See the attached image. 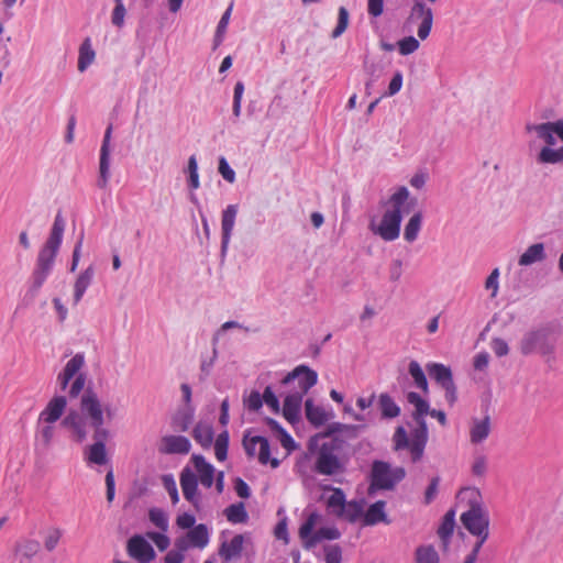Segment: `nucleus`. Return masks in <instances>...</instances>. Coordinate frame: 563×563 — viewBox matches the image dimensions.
Segmentation results:
<instances>
[{
  "label": "nucleus",
  "mask_w": 563,
  "mask_h": 563,
  "mask_svg": "<svg viewBox=\"0 0 563 563\" xmlns=\"http://www.w3.org/2000/svg\"><path fill=\"white\" fill-rule=\"evenodd\" d=\"M406 398L415 407L411 418L416 423V428L411 429L410 435H408L406 429L402 426H398L394 432L393 440L396 451L408 450L412 462H418L423 456L429 440L426 416L430 412V404L416 391L407 393Z\"/></svg>",
  "instance_id": "obj_1"
},
{
  "label": "nucleus",
  "mask_w": 563,
  "mask_h": 563,
  "mask_svg": "<svg viewBox=\"0 0 563 563\" xmlns=\"http://www.w3.org/2000/svg\"><path fill=\"white\" fill-rule=\"evenodd\" d=\"M65 227V219L62 216V211H58L55 216L48 239L40 250L36 258L35 268L32 273V284L25 295L30 300H33L37 296L41 287L53 269L55 258L63 242Z\"/></svg>",
  "instance_id": "obj_2"
},
{
  "label": "nucleus",
  "mask_w": 563,
  "mask_h": 563,
  "mask_svg": "<svg viewBox=\"0 0 563 563\" xmlns=\"http://www.w3.org/2000/svg\"><path fill=\"white\" fill-rule=\"evenodd\" d=\"M409 196L410 192L407 187H398L388 200L391 209L385 211L379 224H375V221L372 220L369 230L387 242L398 239L402 214L408 213L417 203V198H409Z\"/></svg>",
  "instance_id": "obj_3"
},
{
  "label": "nucleus",
  "mask_w": 563,
  "mask_h": 563,
  "mask_svg": "<svg viewBox=\"0 0 563 563\" xmlns=\"http://www.w3.org/2000/svg\"><path fill=\"white\" fill-rule=\"evenodd\" d=\"M562 327L556 322H549L536 330L527 332L520 341V352L530 355L538 351L542 355L554 353Z\"/></svg>",
  "instance_id": "obj_4"
},
{
  "label": "nucleus",
  "mask_w": 563,
  "mask_h": 563,
  "mask_svg": "<svg viewBox=\"0 0 563 563\" xmlns=\"http://www.w3.org/2000/svg\"><path fill=\"white\" fill-rule=\"evenodd\" d=\"M192 467L186 465L179 476L181 493H199L198 484L200 483L206 489L212 487L214 482L216 468L207 462L205 456L194 454L191 456Z\"/></svg>",
  "instance_id": "obj_5"
},
{
  "label": "nucleus",
  "mask_w": 563,
  "mask_h": 563,
  "mask_svg": "<svg viewBox=\"0 0 563 563\" xmlns=\"http://www.w3.org/2000/svg\"><path fill=\"white\" fill-rule=\"evenodd\" d=\"M81 412L89 419V426L95 430V443H104L110 435L108 429L103 428L104 417L100 400L92 387L88 386L80 399Z\"/></svg>",
  "instance_id": "obj_6"
},
{
  "label": "nucleus",
  "mask_w": 563,
  "mask_h": 563,
  "mask_svg": "<svg viewBox=\"0 0 563 563\" xmlns=\"http://www.w3.org/2000/svg\"><path fill=\"white\" fill-rule=\"evenodd\" d=\"M406 476L404 467L391 465L384 461H374L371 467V483L367 493L375 490H390Z\"/></svg>",
  "instance_id": "obj_7"
},
{
  "label": "nucleus",
  "mask_w": 563,
  "mask_h": 563,
  "mask_svg": "<svg viewBox=\"0 0 563 563\" xmlns=\"http://www.w3.org/2000/svg\"><path fill=\"white\" fill-rule=\"evenodd\" d=\"M346 495H330L327 500L329 512L350 523L362 520L366 501L364 499L346 501Z\"/></svg>",
  "instance_id": "obj_8"
},
{
  "label": "nucleus",
  "mask_w": 563,
  "mask_h": 563,
  "mask_svg": "<svg viewBox=\"0 0 563 563\" xmlns=\"http://www.w3.org/2000/svg\"><path fill=\"white\" fill-rule=\"evenodd\" d=\"M426 369L431 379L444 390V397L449 406L453 407L457 401V387L451 368L442 363L430 362L426 365Z\"/></svg>",
  "instance_id": "obj_9"
},
{
  "label": "nucleus",
  "mask_w": 563,
  "mask_h": 563,
  "mask_svg": "<svg viewBox=\"0 0 563 563\" xmlns=\"http://www.w3.org/2000/svg\"><path fill=\"white\" fill-rule=\"evenodd\" d=\"M461 521L473 536H489V516L486 508L476 500L470 501V509L462 514Z\"/></svg>",
  "instance_id": "obj_10"
},
{
  "label": "nucleus",
  "mask_w": 563,
  "mask_h": 563,
  "mask_svg": "<svg viewBox=\"0 0 563 563\" xmlns=\"http://www.w3.org/2000/svg\"><path fill=\"white\" fill-rule=\"evenodd\" d=\"M341 440L334 438L330 442H324L318 453L316 460V471L323 475H333L342 470V464L339 457L333 453L334 450L340 449Z\"/></svg>",
  "instance_id": "obj_11"
},
{
  "label": "nucleus",
  "mask_w": 563,
  "mask_h": 563,
  "mask_svg": "<svg viewBox=\"0 0 563 563\" xmlns=\"http://www.w3.org/2000/svg\"><path fill=\"white\" fill-rule=\"evenodd\" d=\"M295 380H298V386L300 388L299 393H302L303 396L318 383V373L308 365L300 364L292 371L288 372L280 383L282 385L287 386Z\"/></svg>",
  "instance_id": "obj_12"
},
{
  "label": "nucleus",
  "mask_w": 563,
  "mask_h": 563,
  "mask_svg": "<svg viewBox=\"0 0 563 563\" xmlns=\"http://www.w3.org/2000/svg\"><path fill=\"white\" fill-rule=\"evenodd\" d=\"M421 20L417 35L420 40L424 41L430 35L433 24V12L423 1H416L410 10L408 21Z\"/></svg>",
  "instance_id": "obj_13"
},
{
  "label": "nucleus",
  "mask_w": 563,
  "mask_h": 563,
  "mask_svg": "<svg viewBox=\"0 0 563 563\" xmlns=\"http://www.w3.org/2000/svg\"><path fill=\"white\" fill-rule=\"evenodd\" d=\"M238 205H229L221 214V257L224 258L228 252L229 243L235 224Z\"/></svg>",
  "instance_id": "obj_14"
},
{
  "label": "nucleus",
  "mask_w": 563,
  "mask_h": 563,
  "mask_svg": "<svg viewBox=\"0 0 563 563\" xmlns=\"http://www.w3.org/2000/svg\"><path fill=\"white\" fill-rule=\"evenodd\" d=\"M112 134V125L110 124L104 132L99 158V177L97 186L106 188L110 178V141Z\"/></svg>",
  "instance_id": "obj_15"
},
{
  "label": "nucleus",
  "mask_w": 563,
  "mask_h": 563,
  "mask_svg": "<svg viewBox=\"0 0 563 563\" xmlns=\"http://www.w3.org/2000/svg\"><path fill=\"white\" fill-rule=\"evenodd\" d=\"M128 554L139 563H150L155 558V551L144 537L136 534L128 541Z\"/></svg>",
  "instance_id": "obj_16"
},
{
  "label": "nucleus",
  "mask_w": 563,
  "mask_h": 563,
  "mask_svg": "<svg viewBox=\"0 0 563 563\" xmlns=\"http://www.w3.org/2000/svg\"><path fill=\"white\" fill-rule=\"evenodd\" d=\"M86 418L84 413L70 409L60 422L62 427L71 431V439L77 443H82L87 438Z\"/></svg>",
  "instance_id": "obj_17"
},
{
  "label": "nucleus",
  "mask_w": 563,
  "mask_h": 563,
  "mask_svg": "<svg viewBox=\"0 0 563 563\" xmlns=\"http://www.w3.org/2000/svg\"><path fill=\"white\" fill-rule=\"evenodd\" d=\"M163 487L166 493H178L176 481L173 474H152L144 478V486L139 493H150L154 488Z\"/></svg>",
  "instance_id": "obj_18"
},
{
  "label": "nucleus",
  "mask_w": 563,
  "mask_h": 563,
  "mask_svg": "<svg viewBox=\"0 0 563 563\" xmlns=\"http://www.w3.org/2000/svg\"><path fill=\"white\" fill-rule=\"evenodd\" d=\"M67 406V399L65 396L56 395L54 396L45 409L40 413L38 422H46L53 424L56 422L62 415L64 413Z\"/></svg>",
  "instance_id": "obj_19"
},
{
  "label": "nucleus",
  "mask_w": 563,
  "mask_h": 563,
  "mask_svg": "<svg viewBox=\"0 0 563 563\" xmlns=\"http://www.w3.org/2000/svg\"><path fill=\"white\" fill-rule=\"evenodd\" d=\"M305 415L308 422L314 428L322 427L334 417L332 410L327 411L323 407L314 405L312 398H308L305 401Z\"/></svg>",
  "instance_id": "obj_20"
},
{
  "label": "nucleus",
  "mask_w": 563,
  "mask_h": 563,
  "mask_svg": "<svg viewBox=\"0 0 563 563\" xmlns=\"http://www.w3.org/2000/svg\"><path fill=\"white\" fill-rule=\"evenodd\" d=\"M302 393L288 394L284 399L283 416L291 424L300 421Z\"/></svg>",
  "instance_id": "obj_21"
},
{
  "label": "nucleus",
  "mask_w": 563,
  "mask_h": 563,
  "mask_svg": "<svg viewBox=\"0 0 563 563\" xmlns=\"http://www.w3.org/2000/svg\"><path fill=\"white\" fill-rule=\"evenodd\" d=\"M385 506L386 503L384 500H377L376 503L372 504L367 510H364L362 518L363 526H375L379 522L389 525L390 519L385 512Z\"/></svg>",
  "instance_id": "obj_22"
},
{
  "label": "nucleus",
  "mask_w": 563,
  "mask_h": 563,
  "mask_svg": "<svg viewBox=\"0 0 563 563\" xmlns=\"http://www.w3.org/2000/svg\"><path fill=\"white\" fill-rule=\"evenodd\" d=\"M264 422L271 429V431L276 434L277 439L279 440L282 446L285 450L291 452L298 448V444L296 443L294 438L277 420L271 417H265Z\"/></svg>",
  "instance_id": "obj_23"
},
{
  "label": "nucleus",
  "mask_w": 563,
  "mask_h": 563,
  "mask_svg": "<svg viewBox=\"0 0 563 563\" xmlns=\"http://www.w3.org/2000/svg\"><path fill=\"white\" fill-rule=\"evenodd\" d=\"M195 407H181L172 418V427L175 431L186 432L194 422Z\"/></svg>",
  "instance_id": "obj_24"
},
{
  "label": "nucleus",
  "mask_w": 563,
  "mask_h": 563,
  "mask_svg": "<svg viewBox=\"0 0 563 563\" xmlns=\"http://www.w3.org/2000/svg\"><path fill=\"white\" fill-rule=\"evenodd\" d=\"M165 452L168 454H187L191 449V443L184 435H166L163 438Z\"/></svg>",
  "instance_id": "obj_25"
},
{
  "label": "nucleus",
  "mask_w": 563,
  "mask_h": 563,
  "mask_svg": "<svg viewBox=\"0 0 563 563\" xmlns=\"http://www.w3.org/2000/svg\"><path fill=\"white\" fill-rule=\"evenodd\" d=\"M244 536L235 534L230 542H222L219 548V555L227 562L241 555L243 550Z\"/></svg>",
  "instance_id": "obj_26"
},
{
  "label": "nucleus",
  "mask_w": 563,
  "mask_h": 563,
  "mask_svg": "<svg viewBox=\"0 0 563 563\" xmlns=\"http://www.w3.org/2000/svg\"><path fill=\"white\" fill-rule=\"evenodd\" d=\"M341 538V532L335 527L319 528L308 540L303 542V548L310 550L314 548L322 540H338Z\"/></svg>",
  "instance_id": "obj_27"
},
{
  "label": "nucleus",
  "mask_w": 563,
  "mask_h": 563,
  "mask_svg": "<svg viewBox=\"0 0 563 563\" xmlns=\"http://www.w3.org/2000/svg\"><path fill=\"white\" fill-rule=\"evenodd\" d=\"M95 276V268L92 265H89L84 272L79 274L74 285V303L77 305L82 296L85 295L87 288L90 286Z\"/></svg>",
  "instance_id": "obj_28"
},
{
  "label": "nucleus",
  "mask_w": 563,
  "mask_h": 563,
  "mask_svg": "<svg viewBox=\"0 0 563 563\" xmlns=\"http://www.w3.org/2000/svg\"><path fill=\"white\" fill-rule=\"evenodd\" d=\"M455 528V509H449L442 518V522L438 528V536L443 544L446 548L450 543L451 537L453 534Z\"/></svg>",
  "instance_id": "obj_29"
},
{
  "label": "nucleus",
  "mask_w": 563,
  "mask_h": 563,
  "mask_svg": "<svg viewBox=\"0 0 563 563\" xmlns=\"http://www.w3.org/2000/svg\"><path fill=\"white\" fill-rule=\"evenodd\" d=\"M547 254L543 243H534L530 245L519 257L518 264L520 266H530L534 263L545 260Z\"/></svg>",
  "instance_id": "obj_30"
},
{
  "label": "nucleus",
  "mask_w": 563,
  "mask_h": 563,
  "mask_svg": "<svg viewBox=\"0 0 563 563\" xmlns=\"http://www.w3.org/2000/svg\"><path fill=\"white\" fill-rule=\"evenodd\" d=\"M192 438L203 449H209L212 445L214 439L213 428L210 424L199 422L192 430Z\"/></svg>",
  "instance_id": "obj_31"
},
{
  "label": "nucleus",
  "mask_w": 563,
  "mask_h": 563,
  "mask_svg": "<svg viewBox=\"0 0 563 563\" xmlns=\"http://www.w3.org/2000/svg\"><path fill=\"white\" fill-rule=\"evenodd\" d=\"M378 407L383 419H394L400 415V407L395 402L393 397L383 393L378 397Z\"/></svg>",
  "instance_id": "obj_32"
},
{
  "label": "nucleus",
  "mask_w": 563,
  "mask_h": 563,
  "mask_svg": "<svg viewBox=\"0 0 563 563\" xmlns=\"http://www.w3.org/2000/svg\"><path fill=\"white\" fill-rule=\"evenodd\" d=\"M526 131L528 133L536 132L538 137L545 142L547 146H553L556 144V140L553 135L554 133L550 122L540 124L528 123L526 124Z\"/></svg>",
  "instance_id": "obj_33"
},
{
  "label": "nucleus",
  "mask_w": 563,
  "mask_h": 563,
  "mask_svg": "<svg viewBox=\"0 0 563 563\" xmlns=\"http://www.w3.org/2000/svg\"><path fill=\"white\" fill-rule=\"evenodd\" d=\"M41 544L35 540H24L15 545V559L23 563V560H31L38 551Z\"/></svg>",
  "instance_id": "obj_34"
},
{
  "label": "nucleus",
  "mask_w": 563,
  "mask_h": 563,
  "mask_svg": "<svg viewBox=\"0 0 563 563\" xmlns=\"http://www.w3.org/2000/svg\"><path fill=\"white\" fill-rule=\"evenodd\" d=\"M187 537L192 547L203 549L209 543V531L206 525L199 523L192 527Z\"/></svg>",
  "instance_id": "obj_35"
},
{
  "label": "nucleus",
  "mask_w": 563,
  "mask_h": 563,
  "mask_svg": "<svg viewBox=\"0 0 563 563\" xmlns=\"http://www.w3.org/2000/svg\"><path fill=\"white\" fill-rule=\"evenodd\" d=\"M408 374L411 376V378L413 380V385L418 389H421L423 393L429 391V384H428L427 376H426L422 367L418 363V361L411 360L409 362Z\"/></svg>",
  "instance_id": "obj_36"
},
{
  "label": "nucleus",
  "mask_w": 563,
  "mask_h": 563,
  "mask_svg": "<svg viewBox=\"0 0 563 563\" xmlns=\"http://www.w3.org/2000/svg\"><path fill=\"white\" fill-rule=\"evenodd\" d=\"M255 439H256L257 445H260L258 455H257L258 462L263 465L271 463L273 468L278 467V465L280 463L279 460H277L275 457H271V445H269L268 439L265 437H262V435H255Z\"/></svg>",
  "instance_id": "obj_37"
},
{
  "label": "nucleus",
  "mask_w": 563,
  "mask_h": 563,
  "mask_svg": "<svg viewBox=\"0 0 563 563\" xmlns=\"http://www.w3.org/2000/svg\"><path fill=\"white\" fill-rule=\"evenodd\" d=\"M96 53L89 37L85 38L79 47L78 70L84 73L95 60Z\"/></svg>",
  "instance_id": "obj_38"
},
{
  "label": "nucleus",
  "mask_w": 563,
  "mask_h": 563,
  "mask_svg": "<svg viewBox=\"0 0 563 563\" xmlns=\"http://www.w3.org/2000/svg\"><path fill=\"white\" fill-rule=\"evenodd\" d=\"M489 431V416H486L483 420H475L471 429V442L474 444L483 442L488 437Z\"/></svg>",
  "instance_id": "obj_39"
},
{
  "label": "nucleus",
  "mask_w": 563,
  "mask_h": 563,
  "mask_svg": "<svg viewBox=\"0 0 563 563\" xmlns=\"http://www.w3.org/2000/svg\"><path fill=\"white\" fill-rule=\"evenodd\" d=\"M421 224H422V213H421V211H418L412 214V217L409 219V221L405 225L404 239L409 243H412L413 241H416L418 238V234L420 232Z\"/></svg>",
  "instance_id": "obj_40"
},
{
  "label": "nucleus",
  "mask_w": 563,
  "mask_h": 563,
  "mask_svg": "<svg viewBox=\"0 0 563 563\" xmlns=\"http://www.w3.org/2000/svg\"><path fill=\"white\" fill-rule=\"evenodd\" d=\"M538 162L541 164H559L563 162V146L552 148V146H544L538 154Z\"/></svg>",
  "instance_id": "obj_41"
},
{
  "label": "nucleus",
  "mask_w": 563,
  "mask_h": 563,
  "mask_svg": "<svg viewBox=\"0 0 563 563\" xmlns=\"http://www.w3.org/2000/svg\"><path fill=\"white\" fill-rule=\"evenodd\" d=\"M224 515L232 523H245L249 520L247 511L243 503L232 504L225 508Z\"/></svg>",
  "instance_id": "obj_42"
},
{
  "label": "nucleus",
  "mask_w": 563,
  "mask_h": 563,
  "mask_svg": "<svg viewBox=\"0 0 563 563\" xmlns=\"http://www.w3.org/2000/svg\"><path fill=\"white\" fill-rule=\"evenodd\" d=\"M416 563H440L433 545H420L416 549Z\"/></svg>",
  "instance_id": "obj_43"
},
{
  "label": "nucleus",
  "mask_w": 563,
  "mask_h": 563,
  "mask_svg": "<svg viewBox=\"0 0 563 563\" xmlns=\"http://www.w3.org/2000/svg\"><path fill=\"white\" fill-rule=\"evenodd\" d=\"M88 460L96 465H104L108 463L107 450L104 443H93L88 448Z\"/></svg>",
  "instance_id": "obj_44"
},
{
  "label": "nucleus",
  "mask_w": 563,
  "mask_h": 563,
  "mask_svg": "<svg viewBox=\"0 0 563 563\" xmlns=\"http://www.w3.org/2000/svg\"><path fill=\"white\" fill-rule=\"evenodd\" d=\"M217 341L218 339L217 338H213L212 342H213V349H212V355L210 357H205V356H201V364H200V374H199V379L200 380H205L207 379V377L210 375L211 373V369L214 365V362L218 357V350H217Z\"/></svg>",
  "instance_id": "obj_45"
},
{
  "label": "nucleus",
  "mask_w": 563,
  "mask_h": 563,
  "mask_svg": "<svg viewBox=\"0 0 563 563\" xmlns=\"http://www.w3.org/2000/svg\"><path fill=\"white\" fill-rule=\"evenodd\" d=\"M229 432L222 431L214 442V454L218 461L222 462L228 457Z\"/></svg>",
  "instance_id": "obj_46"
},
{
  "label": "nucleus",
  "mask_w": 563,
  "mask_h": 563,
  "mask_svg": "<svg viewBox=\"0 0 563 563\" xmlns=\"http://www.w3.org/2000/svg\"><path fill=\"white\" fill-rule=\"evenodd\" d=\"M350 13L345 7H340L338 11V23L331 33L332 38L340 37L349 26Z\"/></svg>",
  "instance_id": "obj_47"
},
{
  "label": "nucleus",
  "mask_w": 563,
  "mask_h": 563,
  "mask_svg": "<svg viewBox=\"0 0 563 563\" xmlns=\"http://www.w3.org/2000/svg\"><path fill=\"white\" fill-rule=\"evenodd\" d=\"M319 520V515L317 512H311L307 517V519L303 521V523L299 528V537L302 540V543L312 536L313 528L317 525Z\"/></svg>",
  "instance_id": "obj_48"
},
{
  "label": "nucleus",
  "mask_w": 563,
  "mask_h": 563,
  "mask_svg": "<svg viewBox=\"0 0 563 563\" xmlns=\"http://www.w3.org/2000/svg\"><path fill=\"white\" fill-rule=\"evenodd\" d=\"M85 365V355L82 353L75 354L65 365L63 372L73 378L76 377Z\"/></svg>",
  "instance_id": "obj_49"
},
{
  "label": "nucleus",
  "mask_w": 563,
  "mask_h": 563,
  "mask_svg": "<svg viewBox=\"0 0 563 563\" xmlns=\"http://www.w3.org/2000/svg\"><path fill=\"white\" fill-rule=\"evenodd\" d=\"M419 46V41L412 35L406 36L397 42L399 54L402 56L415 53Z\"/></svg>",
  "instance_id": "obj_50"
},
{
  "label": "nucleus",
  "mask_w": 563,
  "mask_h": 563,
  "mask_svg": "<svg viewBox=\"0 0 563 563\" xmlns=\"http://www.w3.org/2000/svg\"><path fill=\"white\" fill-rule=\"evenodd\" d=\"M148 517L151 522L161 529L162 531H166L168 529V518L166 512L161 508H152L150 509Z\"/></svg>",
  "instance_id": "obj_51"
},
{
  "label": "nucleus",
  "mask_w": 563,
  "mask_h": 563,
  "mask_svg": "<svg viewBox=\"0 0 563 563\" xmlns=\"http://www.w3.org/2000/svg\"><path fill=\"white\" fill-rule=\"evenodd\" d=\"M244 82L239 80L235 82L233 88V104H232V114L235 119H238L241 115V104H242V97L244 93Z\"/></svg>",
  "instance_id": "obj_52"
},
{
  "label": "nucleus",
  "mask_w": 563,
  "mask_h": 563,
  "mask_svg": "<svg viewBox=\"0 0 563 563\" xmlns=\"http://www.w3.org/2000/svg\"><path fill=\"white\" fill-rule=\"evenodd\" d=\"M263 404L265 402L266 406L274 412L279 413L280 412V404L277 395L273 390L272 386H266L263 393Z\"/></svg>",
  "instance_id": "obj_53"
},
{
  "label": "nucleus",
  "mask_w": 563,
  "mask_h": 563,
  "mask_svg": "<svg viewBox=\"0 0 563 563\" xmlns=\"http://www.w3.org/2000/svg\"><path fill=\"white\" fill-rule=\"evenodd\" d=\"M325 563H342V548L339 544L323 547Z\"/></svg>",
  "instance_id": "obj_54"
},
{
  "label": "nucleus",
  "mask_w": 563,
  "mask_h": 563,
  "mask_svg": "<svg viewBox=\"0 0 563 563\" xmlns=\"http://www.w3.org/2000/svg\"><path fill=\"white\" fill-rule=\"evenodd\" d=\"M243 402L250 411L256 412L263 407V396L258 390H252L247 397H244Z\"/></svg>",
  "instance_id": "obj_55"
},
{
  "label": "nucleus",
  "mask_w": 563,
  "mask_h": 563,
  "mask_svg": "<svg viewBox=\"0 0 563 563\" xmlns=\"http://www.w3.org/2000/svg\"><path fill=\"white\" fill-rule=\"evenodd\" d=\"M71 380H73V383L68 390V396L70 399L77 398L82 390L85 391L87 389V388H85V384H86V374L85 373H79Z\"/></svg>",
  "instance_id": "obj_56"
},
{
  "label": "nucleus",
  "mask_w": 563,
  "mask_h": 563,
  "mask_svg": "<svg viewBox=\"0 0 563 563\" xmlns=\"http://www.w3.org/2000/svg\"><path fill=\"white\" fill-rule=\"evenodd\" d=\"M218 172L223 177V179L227 180L228 183L232 184L235 181V172L229 165V163L224 156H221L219 158Z\"/></svg>",
  "instance_id": "obj_57"
},
{
  "label": "nucleus",
  "mask_w": 563,
  "mask_h": 563,
  "mask_svg": "<svg viewBox=\"0 0 563 563\" xmlns=\"http://www.w3.org/2000/svg\"><path fill=\"white\" fill-rule=\"evenodd\" d=\"M402 80H404V77H402L401 71L397 70L394 74V76L388 85V89L384 93V96L391 97V96L396 95L397 92H399L402 87Z\"/></svg>",
  "instance_id": "obj_58"
},
{
  "label": "nucleus",
  "mask_w": 563,
  "mask_h": 563,
  "mask_svg": "<svg viewBox=\"0 0 563 563\" xmlns=\"http://www.w3.org/2000/svg\"><path fill=\"white\" fill-rule=\"evenodd\" d=\"M54 427L49 423L38 430L37 440L43 444L44 448H48L54 437Z\"/></svg>",
  "instance_id": "obj_59"
},
{
  "label": "nucleus",
  "mask_w": 563,
  "mask_h": 563,
  "mask_svg": "<svg viewBox=\"0 0 563 563\" xmlns=\"http://www.w3.org/2000/svg\"><path fill=\"white\" fill-rule=\"evenodd\" d=\"M490 347L498 357L505 356L509 352L508 343L500 338H494L490 342Z\"/></svg>",
  "instance_id": "obj_60"
},
{
  "label": "nucleus",
  "mask_w": 563,
  "mask_h": 563,
  "mask_svg": "<svg viewBox=\"0 0 563 563\" xmlns=\"http://www.w3.org/2000/svg\"><path fill=\"white\" fill-rule=\"evenodd\" d=\"M343 428H346L344 423H341V422H332V423H329L325 428V430L320 433V437L321 438H332V440L334 438H338L336 435L338 434H341L343 433Z\"/></svg>",
  "instance_id": "obj_61"
},
{
  "label": "nucleus",
  "mask_w": 563,
  "mask_h": 563,
  "mask_svg": "<svg viewBox=\"0 0 563 563\" xmlns=\"http://www.w3.org/2000/svg\"><path fill=\"white\" fill-rule=\"evenodd\" d=\"M125 12L126 10L123 3H115L111 16L112 24L118 27H121L124 23Z\"/></svg>",
  "instance_id": "obj_62"
},
{
  "label": "nucleus",
  "mask_w": 563,
  "mask_h": 563,
  "mask_svg": "<svg viewBox=\"0 0 563 563\" xmlns=\"http://www.w3.org/2000/svg\"><path fill=\"white\" fill-rule=\"evenodd\" d=\"M148 537L153 540L159 551H165L170 544L169 538L164 533L151 532L148 533Z\"/></svg>",
  "instance_id": "obj_63"
},
{
  "label": "nucleus",
  "mask_w": 563,
  "mask_h": 563,
  "mask_svg": "<svg viewBox=\"0 0 563 563\" xmlns=\"http://www.w3.org/2000/svg\"><path fill=\"white\" fill-rule=\"evenodd\" d=\"M384 11V0H368L367 12L373 18H378Z\"/></svg>",
  "instance_id": "obj_64"
}]
</instances>
